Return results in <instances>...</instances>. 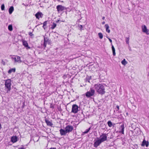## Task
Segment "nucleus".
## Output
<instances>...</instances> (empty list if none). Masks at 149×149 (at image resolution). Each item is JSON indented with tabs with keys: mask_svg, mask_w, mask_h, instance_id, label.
Returning a JSON list of instances; mask_svg holds the SVG:
<instances>
[{
	"mask_svg": "<svg viewBox=\"0 0 149 149\" xmlns=\"http://www.w3.org/2000/svg\"><path fill=\"white\" fill-rule=\"evenodd\" d=\"M94 88L98 93L101 95L104 94L105 93L104 87L102 84L97 83L95 84Z\"/></svg>",
	"mask_w": 149,
	"mask_h": 149,
	"instance_id": "f257e3e1",
	"label": "nucleus"
},
{
	"mask_svg": "<svg viewBox=\"0 0 149 149\" xmlns=\"http://www.w3.org/2000/svg\"><path fill=\"white\" fill-rule=\"evenodd\" d=\"M11 81L10 79L5 80L4 85H5V87L7 89V92L8 91H10L11 90Z\"/></svg>",
	"mask_w": 149,
	"mask_h": 149,
	"instance_id": "f03ea898",
	"label": "nucleus"
},
{
	"mask_svg": "<svg viewBox=\"0 0 149 149\" xmlns=\"http://www.w3.org/2000/svg\"><path fill=\"white\" fill-rule=\"evenodd\" d=\"M95 93V90L91 88L89 91L86 93L85 95L88 98L91 96H94Z\"/></svg>",
	"mask_w": 149,
	"mask_h": 149,
	"instance_id": "7ed1b4c3",
	"label": "nucleus"
},
{
	"mask_svg": "<svg viewBox=\"0 0 149 149\" xmlns=\"http://www.w3.org/2000/svg\"><path fill=\"white\" fill-rule=\"evenodd\" d=\"M79 107L76 104H74L72 105L71 112L74 113H77Z\"/></svg>",
	"mask_w": 149,
	"mask_h": 149,
	"instance_id": "20e7f679",
	"label": "nucleus"
},
{
	"mask_svg": "<svg viewBox=\"0 0 149 149\" xmlns=\"http://www.w3.org/2000/svg\"><path fill=\"white\" fill-rule=\"evenodd\" d=\"M107 134L105 133H103L100 136V140L103 142L107 140Z\"/></svg>",
	"mask_w": 149,
	"mask_h": 149,
	"instance_id": "39448f33",
	"label": "nucleus"
},
{
	"mask_svg": "<svg viewBox=\"0 0 149 149\" xmlns=\"http://www.w3.org/2000/svg\"><path fill=\"white\" fill-rule=\"evenodd\" d=\"M44 37V43H43V46L44 47H46V45L47 43H48L49 44L50 42V40H49V39L46 37H45V36H43Z\"/></svg>",
	"mask_w": 149,
	"mask_h": 149,
	"instance_id": "423d86ee",
	"label": "nucleus"
},
{
	"mask_svg": "<svg viewBox=\"0 0 149 149\" xmlns=\"http://www.w3.org/2000/svg\"><path fill=\"white\" fill-rule=\"evenodd\" d=\"M102 143L99 139L96 140H94V143L93 144L95 148H97L98 146H99L100 144Z\"/></svg>",
	"mask_w": 149,
	"mask_h": 149,
	"instance_id": "0eeeda50",
	"label": "nucleus"
},
{
	"mask_svg": "<svg viewBox=\"0 0 149 149\" xmlns=\"http://www.w3.org/2000/svg\"><path fill=\"white\" fill-rule=\"evenodd\" d=\"M56 8L58 12L61 11L66 9L65 7L62 6L61 5H58L56 7Z\"/></svg>",
	"mask_w": 149,
	"mask_h": 149,
	"instance_id": "6e6552de",
	"label": "nucleus"
},
{
	"mask_svg": "<svg viewBox=\"0 0 149 149\" xmlns=\"http://www.w3.org/2000/svg\"><path fill=\"white\" fill-rule=\"evenodd\" d=\"M73 127L72 126L70 125H67L65 128V130L67 133H69L71 132L73 130Z\"/></svg>",
	"mask_w": 149,
	"mask_h": 149,
	"instance_id": "1a4fd4ad",
	"label": "nucleus"
},
{
	"mask_svg": "<svg viewBox=\"0 0 149 149\" xmlns=\"http://www.w3.org/2000/svg\"><path fill=\"white\" fill-rule=\"evenodd\" d=\"M141 27L143 32L146 33L147 35L149 34V30L147 29L146 26L145 25H142Z\"/></svg>",
	"mask_w": 149,
	"mask_h": 149,
	"instance_id": "9d476101",
	"label": "nucleus"
},
{
	"mask_svg": "<svg viewBox=\"0 0 149 149\" xmlns=\"http://www.w3.org/2000/svg\"><path fill=\"white\" fill-rule=\"evenodd\" d=\"M23 45L26 48V49H30V48L28 45L27 42L24 40H22Z\"/></svg>",
	"mask_w": 149,
	"mask_h": 149,
	"instance_id": "9b49d317",
	"label": "nucleus"
},
{
	"mask_svg": "<svg viewBox=\"0 0 149 149\" xmlns=\"http://www.w3.org/2000/svg\"><path fill=\"white\" fill-rule=\"evenodd\" d=\"M18 141V138L16 136H13L11 137V141L13 143L16 142Z\"/></svg>",
	"mask_w": 149,
	"mask_h": 149,
	"instance_id": "f8f14e48",
	"label": "nucleus"
},
{
	"mask_svg": "<svg viewBox=\"0 0 149 149\" xmlns=\"http://www.w3.org/2000/svg\"><path fill=\"white\" fill-rule=\"evenodd\" d=\"M45 121L47 126H51L52 127L53 124L52 122V120L49 121L48 120L46 117H45Z\"/></svg>",
	"mask_w": 149,
	"mask_h": 149,
	"instance_id": "ddd939ff",
	"label": "nucleus"
},
{
	"mask_svg": "<svg viewBox=\"0 0 149 149\" xmlns=\"http://www.w3.org/2000/svg\"><path fill=\"white\" fill-rule=\"evenodd\" d=\"M149 145V142L148 141H146L144 139L142 141V143L141 144L142 146H145L146 147H148Z\"/></svg>",
	"mask_w": 149,
	"mask_h": 149,
	"instance_id": "4468645a",
	"label": "nucleus"
},
{
	"mask_svg": "<svg viewBox=\"0 0 149 149\" xmlns=\"http://www.w3.org/2000/svg\"><path fill=\"white\" fill-rule=\"evenodd\" d=\"M43 15V14H42V13L40 12H37L36 14H35V16L38 19H39L40 17L42 18V16Z\"/></svg>",
	"mask_w": 149,
	"mask_h": 149,
	"instance_id": "2eb2a0df",
	"label": "nucleus"
},
{
	"mask_svg": "<svg viewBox=\"0 0 149 149\" xmlns=\"http://www.w3.org/2000/svg\"><path fill=\"white\" fill-rule=\"evenodd\" d=\"M59 131L60 132V133L61 136L65 135L67 133L65 130L62 129H61Z\"/></svg>",
	"mask_w": 149,
	"mask_h": 149,
	"instance_id": "dca6fc26",
	"label": "nucleus"
},
{
	"mask_svg": "<svg viewBox=\"0 0 149 149\" xmlns=\"http://www.w3.org/2000/svg\"><path fill=\"white\" fill-rule=\"evenodd\" d=\"M14 10V7L13 6H11L9 9L8 12L10 14H11Z\"/></svg>",
	"mask_w": 149,
	"mask_h": 149,
	"instance_id": "f3484780",
	"label": "nucleus"
},
{
	"mask_svg": "<svg viewBox=\"0 0 149 149\" xmlns=\"http://www.w3.org/2000/svg\"><path fill=\"white\" fill-rule=\"evenodd\" d=\"M104 27L106 29V31L109 33L110 32V31L109 29V25L108 24H106L105 25Z\"/></svg>",
	"mask_w": 149,
	"mask_h": 149,
	"instance_id": "a211bd4d",
	"label": "nucleus"
},
{
	"mask_svg": "<svg viewBox=\"0 0 149 149\" xmlns=\"http://www.w3.org/2000/svg\"><path fill=\"white\" fill-rule=\"evenodd\" d=\"M121 131L120 132L122 134H124V124L121 125L120 126Z\"/></svg>",
	"mask_w": 149,
	"mask_h": 149,
	"instance_id": "6ab92c4d",
	"label": "nucleus"
},
{
	"mask_svg": "<svg viewBox=\"0 0 149 149\" xmlns=\"http://www.w3.org/2000/svg\"><path fill=\"white\" fill-rule=\"evenodd\" d=\"M16 69L15 68L11 69L9 70L8 73L9 74H10L12 72H15Z\"/></svg>",
	"mask_w": 149,
	"mask_h": 149,
	"instance_id": "aec40b11",
	"label": "nucleus"
},
{
	"mask_svg": "<svg viewBox=\"0 0 149 149\" xmlns=\"http://www.w3.org/2000/svg\"><path fill=\"white\" fill-rule=\"evenodd\" d=\"M111 48L113 52V55L115 56L116 55L115 49L113 45H112Z\"/></svg>",
	"mask_w": 149,
	"mask_h": 149,
	"instance_id": "412c9836",
	"label": "nucleus"
},
{
	"mask_svg": "<svg viewBox=\"0 0 149 149\" xmlns=\"http://www.w3.org/2000/svg\"><path fill=\"white\" fill-rule=\"evenodd\" d=\"M16 58L17 60V62H18L19 63H20L22 62V61H21L20 59V57L19 56H16Z\"/></svg>",
	"mask_w": 149,
	"mask_h": 149,
	"instance_id": "4be33fe9",
	"label": "nucleus"
},
{
	"mask_svg": "<svg viewBox=\"0 0 149 149\" xmlns=\"http://www.w3.org/2000/svg\"><path fill=\"white\" fill-rule=\"evenodd\" d=\"M107 124L109 127H111L113 126V124L110 120H109L107 122Z\"/></svg>",
	"mask_w": 149,
	"mask_h": 149,
	"instance_id": "5701e85b",
	"label": "nucleus"
},
{
	"mask_svg": "<svg viewBox=\"0 0 149 149\" xmlns=\"http://www.w3.org/2000/svg\"><path fill=\"white\" fill-rule=\"evenodd\" d=\"M56 24L54 22H53L52 23V26L51 27V29H54L56 26Z\"/></svg>",
	"mask_w": 149,
	"mask_h": 149,
	"instance_id": "b1692460",
	"label": "nucleus"
},
{
	"mask_svg": "<svg viewBox=\"0 0 149 149\" xmlns=\"http://www.w3.org/2000/svg\"><path fill=\"white\" fill-rule=\"evenodd\" d=\"M121 62L122 64L124 65H125L127 63V62L125 59H124Z\"/></svg>",
	"mask_w": 149,
	"mask_h": 149,
	"instance_id": "393cba45",
	"label": "nucleus"
},
{
	"mask_svg": "<svg viewBox=\"0 0 149 149\" xmlns=\"http://www.w3.org/2000/svg\"><path fill=\"white\" fill-rule=\"evenodd\" d=\"M8 29L9 31H12L13 30V26L11 24L9 25L8 26Z\"/></svg>",
	"mask_w": 149,
	"mask_h": 149,
	"instance_id": "a878e982",
	"label": "nucleus"
},
{
	"mask_svg": "<svg viewBox=\"0 0 149 149\" xmlns=\"http://www.w3.org/2000/svg\"><path fill=\"white\" fill-rule=\"evenodd\" d=\"M91 76L89 77L88 76L86 78V81H88V82H90L89 81L91 79Z\"/></svg>",
	"mask_w": 149,
	"mask_h": 149,
	"instance_id": "bb28decb",
	"label": "nucleus"
},
{
	"mask_svg": "<svg viewBox=\"0 0 149 149\" xmlns=\"http://www.w3.org/2000/svg\"><path fill=\"white\" fill-rule=\"evenodd\" d=\"M98 36L100 39H102L103 38V35L101 33H98Z\"/></svg>",
	"mask_w": 149,
	"mask_h": 149,
	"instance_id": "cd10ccee",
	"label": "nucleus"
},
{
	"mask_svg": "<svg viewBox=\"0 0 149 149\" xmlns=\"http://www.w3.org/2000/svg\"><path fill=\"white\" fill-rule=\"evenodd\" d=\"M78 26L79 28V30H80L81 31L82 30H83L84 29H83V26L82 25L79 24L78 25Z\"/></svg>",
	"mask_w": 149,
	"mask_h": 149,
	"instance_id": "c85d7f7f",
	"label": "nucleus"
},
{
	"mask_svg": "<svg viewBox=\"0 0 149 149\" xmlns=\"http://www.w3.org/2000/svg\"><path fill=\"white\" fill-rule=\"evenodd\" d=\"M129 37H126L125 38V41L127 44H129Z\"/></svg>",
	"mask_w": 149,
	"mask_h": 149,
	"instance_id": "c756f323",
	"label": "nucleus"
},
{
	"mask_svg": "<svg viewBox=\"0 0 149 149\" xmlns=\"http://www.w3.org/2000/svg\"><path fill=\"white\" fill-rule=\"evenodd\" d=\"M1 10H5V5L4 4H3L1 6Z\"/></svg>",
	"mask_w": 149,
	"mask_h": 149,
	"instance_id": "7c9ffc66",
	"label": "nucleus"
},
{
	"mask_svg": "<svg viewBox=\"0 0 149 149\" xmlns=\"http://www.w3.org/2000/svg\"><path fill=\"white\" fill-rule=\"evenodd\" d=\"M12 60L14 61L15 62H17L16 56L15 57H12Z\"/></svg>",
	"mask_w": 149,
	"mask_h": 149,
	"instance_id": "2f4dec72",
	"label": "nucleus"
},
{
	"mask_svg": "<svg viewBox=\"0 0 149 149\" xmlns=\"http://www.w3.org/2000/svg\"><path fill=\"white\" fill-rule=\"evenodd\" d=\"M107 38L109 39V41L110 42H111V45L112 46V40L110 39V38H109L108 37H107Z\"/></svg>",
	"mask_w": 149,
	"mask_h": 149,
	"instance_id": "473e14b6",
	"label": "nucleus"
},
{
	"mask_svg": "<svg viewBox=\"0 0 149 149\" xmlns=\"http://www.w3.org/2000/svg\"><path fill=\"white\" fill-rule=\"evenodd\" d=\"M28 34L30 36H33V34L31 32H29Z\"/></svg>",
	"mask_w": 149,
	"mask_h": 149,
	"instance_id": "72a5a7b5",
	"label": "nucleus"
},
{
	"mask_svg": "<svg viewBox=\"0 0 149 149\" xmlns=\"http://www.w3.org/2000/svg\"><path fill=\"white\" fill-rule=\"evenodd\" d=\"M47 24V21L44 22L43 23V25L44 26H45Z\"/></svg>",
	"mask_w": 149,
	"mask_h": 149,
	"instance_id": "f704fd0d",
	"label": "nucleus"
},
{
	"mask_svg": "<svg viewBox=\"0 0 149 149\" xmlns=\"http://www.w3.org/2000/svg\"><path fill=\"white\" fill-rule=\"evenodd\" d=\"M88 130L87 129L84 132V134H86L88 133L89 132Z\"/></svg>",
	"mask_w": 149,
	"mask_h": 149,
	"instance_id": "c9c22d12",
	"label": "nucleus"
},
{
	"mask_svg": "<svg viewBox=\"0 0 149 149\" xmlns=\"http://www.w3.org/2000/svg\"><path fill=\"white\" fill-rule=\"evenodd\" d=\"M1 63L3 65H5V63L3 60H2Z\"/></svg>",
	"mask_w": 149,
	"mask_h": 149,
	"instance_id": "e433bc0d",
	"label": "nucleus"
},
{
	"mask_svg": "<svg viewBox=\"0 0 149 149\" xmlns=\"http://www.w3.org/2000/svg\"><path fill=\"white\" fill-rule=\"evenodd\" d=\"M137 134H139V132H140V130L139 128H137Z\"/></svg>",
	"mask_w": 149,
	"mask_h": 149,
	"instance_id": "4c0bfd02",
	"label": "nucleus"
},
{
	"mask_svg": "<svg viewBox=\"0 0 149 149\" xmlns=\"http://www.w3.org/2000/svg\"><path fill=\"white\" fill-rule=\"evenodd\" d=\"M116 108L118 110H116V111H118V110H119V106L118 105H117L116 106Z\"/></svg>",
	"mask_w": 149,
	"mask_h": 149,
	"instance_id": "58836bf2",
	"label": "nucleus"
},
{
	"mask_svg": "<svg viewBox=\"0 0 149 149\" xmlns=\"http://www.w3.org/2000/svg\"><path fill=\"white\" fill-rule=\"evenodd\" d=\"M23 105L22 106V108H23L24 107V102L23 103Z\"/></svg>",
	"mask_w": 149,
	"mask_h": 149,
	"instance_id": "ea45409f",
	"label": "nucleus"
},
{
	"mask_svg": "<svg viewBox=\"0 0 149 149\" xmlns=\"http://www.w3.org/2000/svg\"><path fill=\"white\" fill-rule=\"evenodd\" d=\"M50 108H54V106H53L51 104L50 105Z\"/></svg>",
	"mask_w": 149,
	"mask_h": 149,
	"instance_id": "a19ab883",
	"label": "nucleus"
},
{
	"mask_svg": "<svg viewBox=\"0 0 149 149\" xmlns=\"http://www.w3.org/2000/svg\"><path fill=\"white\" fill-rule=\"evenodd\" d=\"M60 21H61L60 20H58L57 21H56V22L57 23H58L59 22H60Z\"/></svg>",
	"mask_w": 149,
	"mask_h": 149,
	"instance_id": "79ce46f5",
	"label": "nucleus"
},
{
	"mask_svg": "<svg viewBox=\"0 0 149 149\" xmlns=\"http://www.w3.org/2000/svg\"><path fill=\"white\" fill-rule=\"evenodd\" d=\"M50 149H56L55 148H51Z\"/></svg>",
	"mask_w": 149,
	"mask_h": 149,
	"instance_id": "37998d69",
	"label": "nucleus"
},
{
	"mask_svg": "<svg viewBox=\"0 0 149 149\" xmlns=\"http://www.w3.org/2000/svg\"><path fill=\"white\" fill-rule=\"evenodd\" d=\"M105 23V22L104 21L102 22V24H104Z\"/></svg>",
	"mask_w": 149,
	"mask_h": 149,
	"instance_id": "c03bdc74",
	"label": "nucleus"
},
{
	"mask_svg": "<svg viewBox=\"0 0 149 149\" xmlns=\"http://www.w3.org/2000/svg\"><path fill=\"white\" fill-rule=\"evenodd\" d=\"M91 127H90L87 129L89 131V130H91Z\"/></svg>",
	"mask_w": 149,
	"mask_h": 149,
	"instance_id": "a18cd8bd",
	"label": "nucleus"
},
{
	"mask_svg": "<svg viewBox=\"0 0 149 149\" xmlns=\"http://www.w3.org/2000/svg\"><path fill=\"white\" fill-rule=\"evenodd\" d=\"M105 17H102V19L103 20H104V19H105Z\"/></svg>",
	"mask_w": 149,
	"mask_h": 149,
	"instance_id": "49530a36",
	"label": "nucleus"
},
{
	"mask_svg": "<svg viewBox=\"0 0 149 149\" xmlns=\"http://www.w3.org/2000/svg\"><path fill=\"white\" fill-rule=\"evenodd\" d=\"M45 26H44V25H43V26H42V27L44 29H45Z\"/></svg>",
	"mask_w": 149,
	"mask_h": 149,
	"instance_id": "de8ad7c7",
	"label": "nucleus"
},
{
	"mask_svg": "<svg viewBox=\"0 0 149 149\" xmlns=\"http://www.w3.org/2000/svg\"><path fill=\"white\" fill-rule=\"evenodd\" d=\"M18 149H25L24 148H19Z\"/></svg>",
	"mask_w": 149,
	"mask_h": 149,
	"instance_id": "09e8293b",
	"label": "nucleus"
},
{
	"mask_svg": "<svg viewBox=\"0 0 149 149\" xmlns=\"http://www.w3.org/2000/svg\"><path fill=\"white\" fill-rule=\"evenodd\" d=\"M58 1H60L59 0H57Z\"/></svg>",
	"mask_w": 149,
	"mask_h": 149,
	"instance_id": "8fccbe9b",
	"label": "nucleus"
},
{
	"mask_svg": "<svg viewBox=\"0 0 149 149\" xmlns=\"http://www.w3.org/2000/svg\"><path fill=\"white\" fill-rule=\"evenodd\" d=\"M130 51H131V49H130Z\"/></svg>",
	"mask_w": 149,
	"mask_h": 149,
	"instance_id": "3c124183",
	"label": "nucleus"
},
{
	"mask_svg": "<svg viewBox=\"0 0 149 149\" xmlns=\"http://www.w3.org/2000/svg\"><path fill=\"white\" fill-rule=\"evenodd\" d=\"M148 68H149V65H148Z\"/></svg>",
	"mask_w": 149,
	"mask_h": 149,
	"instance_id": "603ef678",
	"label": "nucleus"
}]
</instances>
